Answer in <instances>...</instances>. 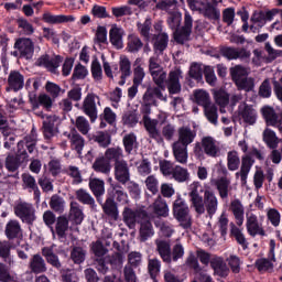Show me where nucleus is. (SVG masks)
Returning <instances> with one entry per match:
<instances>
[{
	"label": "nucleus",
	"mask_w": 282,
	"mask_h": 282,
	"mask_svg": "<svg viewBox=\"0 0 282 282\" xmlns=\"http://www.w3.org/2000/svg\"><path fill=\"white\" fill-rule=\"evenodd\" d=\"M202 184L199 182H194L189 185V202L192 208H194L197 215H204L207 213L209 217H213L215 213H217V208L219 207V199L215 192L205 189L204 197L199 195V188Z\"/></svg>",
	"instance_id": "obj_1"
},
{
	"label": "nucleus",
	"mask_w": 282,
	"mask_h": 282,
	"mask_svg": "<svg viewBox=\"0 0 282 282\" xmlns=\"http://www.w3.org/2000/svg\"><path fill=\"white\" fill-rule=\"evenodd\" d=\"M150 74L153 83L156 85L154 87L160 88L162 91L167 88L171 98L177 94H182V83H180V79L182 78V69L176 68L171 70L167 77L166 72L162 68ZM164 83L166 86H164Z\"/></svg>",
	"instance_id": "obj_2"
},
{
	"label": "nucleus",
	"mask_w": 282,
	"mask_h": 282,
	"mask_svg": "<svg viewBox=\"0 0 282 282\" xmlns=\"http://www.w3.org/2000/svg\"><path fill=\"white\" fill-rule=\"evenodd\" d=\"M232 83L239 90L252 91L254 89V78L250 76V68L243 65H235L229 68Z\"/></svg>",
	"instance_id": "obj_3"
},
{
	"label": "nucleus",
	"mask_w": 282,
	"mask_h": 282,
	"mask_svg": "<svg viewBox=\"0 0 282 282\" xmlns=\"http://www.w3.org/2000/svg\"><path fill=\"white\" fill-rule=\"evenodd\" d=\"M151 107H153L152 104H145L144 101L141 104L140 111L143 116L142 122L144 129L148 133L149 140H154V142H163L162 135L160 134V129H158V119H151L149 116L151 113Z\"/></svg>",
	"instance_id": "obj_4"
},
{
	"label": "nucleus",
	"mask_w": 282,
	"mask_h": 282,
	"mask_svg": "<svg viewBox=\"0 0 282 282\" xmlns=\"http://www.w3.org/2000/svg\"><path fill=\"white\" fill-rule=\"evenodd\" d=\"M173 215L174 218L178 221L181 228L184 230L192 228L193 216H191V209L188 208L186 200L180 196L173 203Z\"/></svg>",
	"instance_id": "obj_5"
},
{
	"label": "nucleus",
	"mask_w": 282,
	"mask_h": 282,
	"mask_svg": "<svg viewBox=\"0 0 282 282\" xmlns=\"http://www.w3.org/2000/svg\"><path fill=\"white\" fill-rule=\"evenodd\" d=\"M208 155V158H219L221 155V148L219 143L213 137H204L200 142L195 143L194 154L196 158H203Z\"/></svg>",
	"instance_id": "obj_6"
},
{
	"label": "nucleus",
	"mask_w": 282,
	"mask_h": 282,
	"mask_svg": "<svg viewBox=\"0 0 282 282\" xmlns=\"http://www.w3.org/2000/svg\"><path fill=\"white\" fill-rule=\"evenodd\" d=\"M14 215L21 219L23 224L32 226L36 221V209L32 203L19 202L13 207Z\"/></svg>",
	"instance_id": "obj_7"
},
{
	"label": "nucleus",
	"mask_w": 282,
	"mask_h": 282,
	"mask_svg": "<svg viewBox=\"0 0 282 282\" xmlns=\"http://www.w3.org/2000/svg\"><path fill=\"white\" fill-rule=\"evenodd\" d=\"M98 107H100V97L98 95L90 93L84 98L82 111L89 117L90 122L98 120Z\"/></svg>",
	"instance_id": "obj_8"
},
{
	"label": "nucleus",
	"mask_w": 282,
	"mask_h": 282,
	"mask_svg": "<svg viewBox=\"0 0 282 282\" xmlns=\"http://www.w3.org/2000/svg\"><path fill=\"white\" fill-rule=\"evenodd\" d=\"M192 32H193V17H191V13L186 11L184 15V25L182 28L174 30V33H173L174 41L178 43V45H184V43H188V41H191Z\"/></svg>",
	"instance_id": "obj_9"
},
{
	"label": "nucleus",
	"mask_w": 282,
	"mask_h": 282,
	"mask_svg": "<svg viewBox=\"0 0 282 282\" xmlns=\"http://www.w3.org/2000/svg\"><path fill=\"white\" fill-rule=\"evenodd\" d=\"M13 56H20V58H26L30 61L34 56V42L30 37H20L14 43Z\"/></svg>",
	"instance_id": "obj_10"
},
{
	"label": "nucleus",
	"mask_w": 282,
	"mask_h": 282,
	"mask_svg": "<svg viewBox=\"0 0 282 282\" xmlns=\"http://www.w3.org/2000/svg\"><path fill=\"white\" fill-rule=\"evenodd\" d=\"M61 63H63V57L61 55L50 56L45 54L36 59L35 65H37V67H44L51 72V74H58V67H61Z\"/></svg>",
	"instance_id": "obj_11"
},
{
	"label": "nucleus",
	"mask_w": 282,
	"mask_h": 282,
	"mask_svg": "<svg viewBox=\"0 0 282 282\" xmlns=\"http://www.w3.org/2000/svg\"><path fill=\"white\" fill-rule=\"evenodd\" d=\"M122 219L126 226L133 230L135 224H140L143 219H147V212L144 210H133L130 207H124L122 212Z\"/></svg>",
	"instance_id": "obj_12"
},
{
	"label": "nucleus",
	"mask_w": 282,
	"mask_h": 282,
	"mask_svg": "<svg viewBox=\"0 0 282 282\" xmlns=\"http://www.w3.org/2000/svg\"><path fill=\"white\" fill-rule=\"evenodd\" d=\"M36 116H41L42 123V132L45 140H52L56 135V120L58 117L56 115H43V112H36Z\"/></svg>",
	"instance_id": "obj_13"
},
{
	"label": "nucleus",
	"mask_w": 282,
	"mask_h": 282,
	"mask_svg": "<svg viewBox=\"0 0 282 282\" xmlns=\"http://www.w3.org/2000/svg\"><path fill=\"white\" fill-rule=\"evenodd\" d=\"M261 113L265 120L267 127H274L280 133H282V111L276 113L274 108L264 106L261 109Z\"/></svg>",
	"instance_id": "obj_14"
},
{
	"label": "nucleus",
	"mask_w": 282,
	"mask_h": 282,
	"mask_svg": "<svg viewBox=\"0 0 282 282\" xmlns=\"http://www.w3.org/2000/svg\"><path fill=\"white\" fill-rule=\"evenodd\" d=\"M162 91V88H156L155 86L148 87L145 93L143 94L142 102H145L147 105H152L153 107H158V100L166 102L169 100V97Z\"/></svg>",
	"instance_id": "obj_15"
},
{
	"label": "nucleus",
	"mask_w": 282,
	"mask_h": 282,
	"mask_svg": "<svg viewBox=\"0 0 282 282\" xmlns=\"http://www.w3.org/2000/svg\"><path fill=\"white\" fill-rule=\"evenodd\" d=\"M238 117L239 120H242L245 124H256L257 123V109H254V106L248 105L246 102H242L238 107Z\"/></svg>",
	"instance_id": "obj_16"
},
{
	"label": "nucleus",
	"mask_w": 282,
	"mask_h": 282,
	"mask_svg": "<svg viewBox=\"0 0 282 282\" xmlns=\"http://www.w3.org/2000/svg\"><path fill=\"white\" fill-rule=\"evenodd\" d=\"M115 180L123 186L131 182V170L129 169V162L121 161L120 163L113 164Z\"/></svg>",
	"instance_id": "obj_17"
},
{
	"label": "nucleus",
	"mask_w": 282,
	"mask_h": 282,
	"mask_svg": "<svg viewBox=\"0 0 282 282\" xmlns=\"http://www.w3.org/2000/svg\"><path fill=\"white\" fill-rule=\"evenodd\" d=\"M246 228L250 237H257V235L260 237H265V230L263 229V226L259 223L257 215L252 213L247 214Z\"/></svg>",
	"instance_id": "obj_18"
},
{
	"label": "nucleus",
	"mask_w": 282,
	"mask_h": 282,
	"mask_svg": "<svg viewBox=\"0 0 282 282\" xmlns=\"http://www.w3.org/2000/svg\"><path fill=\"white\" fill-rule=\"evenodd\" d=\"M195 138H197V131L191 129L188 126H183L177 129V140L174 142L183 147H188L195 142Z\"/></svg>",
	"instance_id": "obj_19"
},
{
	"label": "nucleus",
	"mask_w": 282,
	"mask_h": 282,
	"mask_svg": "<svg viewBox=\"0 0 282 282\" xmlns=\"http://www.w3.org/2000/svg\"><path fill=\"white\" fill-rule=\"evenodd\" d=\"M4 235L9 241L23 239V228L21 227V223L17 219L9 220L4 227Z\"/></svg>",
	"instance_id": "obj_20"
},
{
	"label": "nucleus",
	"mask_w": 282,
	"mask_h": 282,
	"mask_svg": "<svg viewBox=\"0 0 282 282\" xmlns=\"http://www.w3.org/2000/svg\"><path fill=\"white\" fill-rule=\"evenodd\" d=\"M25 87V77L19 70H11L8 76L7 91H21Z\"/></svg>",
	"instance_id": "obj_21"
},
{
	"label": "nucleus",
	"mask_w": 282,
	"mask_h": 282,
	"mask_svg": "<svg viewBox=\"0 0 282 282\" xmlns=\"http://www.w3.org/2000/svg\"><path fill=\"white\" fill-rule=\"evenodd\" d=\"M254 164V160H252V156L245 155L241 159V165L240 171L236 173V180H239L242 184V186H246L248 184V175L250 174V170L252 169V165Z\"/></svg>",
	"instance_id": "obj_22"
},
{
	"label": "nucleus",
	"mask_w": 282,
	"mask_h": 282,
	"mask_svg": "<svg viewBox=\"0 0 282 282\" xmlns=\"http://www.w3.org/2000/svg\"><path fill=\"white\" fill-rule=\"evenodd\" d=\"M108 197H111L118 204H128L129 195L126 193L124 187L120 183H110Z\"/></svg>",
	"instance_id": "obj_23"
},
{
	"label": "nucleus",
	"mask_w": 282,
	"mask_h": 282,
	"mask_svg": "<svg viewBox=\"0 0 282 282\" xmlns=\"http://www.w3.org/2000/svg\"><path fill=\"white\" fill-rule=\"evenodd\" d=\"M213 184L216 187L220 199H228V195L232 193V185L230 178L221 176L217 180H214Z\"/></svg>",
	"instance_id": "obj_24"
},
{
	"label": "nucleus",
	"mask_w": 282,
	"mask_h": 282,
	"mask_svg": "<svg viewBox=\"0 0 282 282\" xmlns=\"http://www.w3.org/2000/svg\"><path fill=\"white\" fill-rule=\"evenodd\" d=\"M29 270L33 274H43L47 272V263H45V259H43L42 254L35 253L31 257L29 261Z\"/></svg>",
	"instance_id": "obj_25"
},
{
	"label": "nucleus",
	"mask_w": 282,
	"mask_h": 282,
	"mask_svg": "<svg viewBox=\"0 0 282 282\" xmlns=\"http://www.w3.org/2000/svg\"><path fill=\"white\" fill-rule=\"evenodd\" d=\"M102 212L107 217H110V219H113V221H118V217L120 216V212L118 210V203L113 200L112 197L107 196L105 203L100 204Z\"/></svg>",
	"instance_id": "obj_26"
},
{
	"label": "nucleus",
	"mask_w": 282,
	"mask_h": 282,
	"mask_svg": "<svg viewBox=\"0 0 282 282\" xmlns=\"http://www.w3.org/2000/svg\"><path fill=\"white\" fill-rule=\"evenodd\" d=\"M64 135L68 138L70 142V149L76 151L78 155H82L83 149H85V139L80 135L76 130H72L70 132H64Z\"/></svg>",
	"instance_id": "obj_27"
},
{
	"label": "nucleus",
	"mask_w": 282,
	"mask_h": 282,
	"mask_svg": "<svg viewBox=\"0 0 282 282\" xmlns=\"http://www.w3.org/2000/svg\"><path fill=\"white\" fill-rule=\"evenodd\" d=\"M22 182L24 188H28L29 193H33L34 199L36 204H39V202H41V189H39L36 178L31 174H22Z\"/></svg>",
	"instance_id": "obj_28"
},
{
	"label": "nucleus",
	"mask_w": 282,
	"mask_h": 282,
	"mask_svg": "<svg viewBox=\"0 0 282 282\" xmlns=\"http://www.w3.org/2000/svg\"><path fill=\"white\" fill-rule=\"evenodd\" d=\"M229 210L232 213L235 219H236V226H243V215L246 213V208L243 207V204L239 198H236L230 202Z\"/></svg>",
	"instance_id": "obj_29"
},
{
	"label": "nucleus",
	"mask_w": 282,
	"mask_h": 282,
	"mask_svg": "<svg viewBox=\"0 0 282 282\" xmlns=\"http://www.w3.org/2000/svg\"><path fill=\"white\" fill-rule=\"evenodd\" d=\"M12 242L10 240H0V259L7 263L6 265L10 268L14 265V258L12 257Z\"/></svg>",
	"instance_id": "obj_30"
},
{
	"label": "nucleus",
	"mask_w": 282,
	"mask_h": 282,
	"mask_svg": "<svg viewBox=\"0 0 282 282\" xmlns=\"http://www.w3.org/2000/svg\"><path fill=\"white\" fill-rule=\"evenodd\" d=\"M153 235H155V230H153V224H151V220H149V215L147 214V217L140 221V229H139L140 241L141 242L149 241V239H151Z\"/></svg>",
	"instance_id": "obj_31"
},
{
	"label": "nucleus",
	"mask_w": 282,
	"mask_h": 282,
	"mask_svg": "<svg viewBox=\"0 0 282 282\" xmlns=\"http://www.w3.org/2000/svg\"><path fill=\"white\" fill-rule=\"evenodd\" d=\"M42 19L44 23H50L51 25H58L61 23H74V21H76L74 15H54L50 12L44 13Z\"/></svg>",
	"instance_id": "obj_32"
},
{
	"label": "nucleus",
	"mask_w": 282,
	"mask_h": 282,
	"mask_svg": "<svg viewBox=\"0 0 282 282\" xmlns=\"http://www.w3.org/2000/svg\"><path fill=\"white\" fill-rule=\"evenodd\" d=\"M155 246H156V252H159V256L161 257L163 263H171L172 262L171 243L166 240L156 239Z\"/></svg>",
	"instance_id": "obj_33"
},
{
	"label": "nucleus",
	"mask_w": 282,
	"mask_h": 282,
	"mask_svg": "<svg viewBox=\"0 0 282 282\" xmlns=\"http://www.w3.org/2000/svg\"><path fill=\"white\" fill-rule=\"evenodd\" d=\"M89 189L96 197L98 204H102V196L105 195V182L100 178H89Z\"/></svg>",
	"instance_id": "obj_34"
},
{
	"label": "nucleus",
	"mask_w": 282,
	"mask_h": 282,
	"mask_svg": "<svg viewBox=\"0 0 282 282\" xmlns=\"http://www.w3.org/2000/svg\"><path fill=\"white\" fill-rule=\"evenodd\" d=\"M75 197L79 204H84V206H89L93 210H96V199L91 194L85 189V188H79L76 189L75 192Z\"/></svg>",
	"instance_id": "obj_35"
},
{
	"label": "nucleus",
	"mask_w": 282,
	"mask_h": 282,
	"mask_svg": "<svg viewBox=\"0 0 282 282\" xmlns=\"http://www.w3.org/2000/svg\"><path fill=\"white\" fill-rule=\"evenodd\" d=\"M67 230H69V219L65 216H58L55 223L54 236L58 239H67Z\"/></svg>",
	"instance_id": "obj_36"
},
{
	"label": "nucleus",
	"mask_w": 282,
	"mask_h": 282,
	"mask_svg": "<svg viewBox=\"0 0 282 282\" xmlns=\"http://www.w3.org/2000/svg\"><path fill=\"white\" fill-rule=\"evenodd\" d=\"M150 210L153 212V217H167L169 216V205H166V200L159 196L152 206H150Z\"/></svg>",
	"instance_id": "obj_37"
},
{
	"label": "nucleus",
	"mask_w": 282,
	"mask_h": 282,
	"mask_svg": "<svg viewBox=\"0 0 282 282\" xmlns=\"http://www.w3.org/2000/svg\"><path fill=\"white\" fill-rule=\"evenodd\" d=\"M199 14H203L205 19H209V21H219L221 19V11L210 2H205Z\"/></svg>",
	"instance_id": "obj_38"
},
{
	"label": "nucleus",
	"mask_w": 282,
	"mask_h": 282,
	"mask_svg": "<svg viewBox=\"0 0 282 282\" xmlns=\"http://www.w3.org/2000/svg\"><path fill=\"white\" fill-rule=\"evenodd\" d=\"M173 155L180 164H186L188 162V147L182 145L181 143L172 144Z\"/></svg>",
	"instance_id": "obj_39"
},
{
	"label": "nucleus",
	"mask_w": 282,
	"mask_h": 282,
	"mask_svg": "<svg viewBox=\"0 0 282 282\" xmlns=\"http://www.w3.org/2000/svg\"><path fill=\"white\" fill-rule=\"evenodd\" d=\"M104 156H106L109 163L120 164V162H124V152L120 147L108 148Z\"/></svg>",
	"instance_id": "obj_40"
},
{
	"label": "nucleus",
	"mask_w": 282,
	"mask_h": 282,
	"mask_svg": "<svg viewBox=\"0 0 282 282\" xmlns=\"http://www.w3.org/2000/svg\"><path fill=\"white\" fill-rule=\"evenodd\" d=\"M93 171H95V173H101L102 175H109V173H111V163H109L106 156H99L95 159L93 163Z\"/></svg>",
	"instance_id": "obj_41"
},
{
	"label": "nucleus",
	"mask_w": 282,
	"mask_h": 282,
	"mask_svg": "<svg viewBox=\"0 0 282 282\" xmlns=\"http://www.w3.org/2000/svg\"><path fill=\"white\" fill-rule=\"evenodd\" d=\"M154 39V52L159 54H164V50L169 47V34L166 33H159L158 35L153 36Z\"/></svg>",
	"instance_id": "obj_42"
},
{
	"label": "nucleus",
	"mask_w": 282,
	"mask_h": 282,
	"mask_svg": "<svg viewBox=\"0 0 282 282\" xmlns=\"http://www.w3.org/2000/svg\"><path fill=\"white\" fill-rule=\"evenodd\" d=\"M69 217L77 225L83 224V219H85L83 208H80V204L76 200L70 202Z\"/></svg>",
	"instance_id": "obj_43"
},
{
	"label": "nucleus",
	"mask_w": 282,
	"mask_h": 282,
	"mask_svg": "<svg viewBox=\"0 0 282 282\" xmlns=\"http://www.w3.org/2000/svg\"><path fill=\"white\" fill-rule=\"evenodd\" d=\"M117 116H116V112H113V110H111L110 107H106L104 109V112L100 115V129H105V127H107V124H116V120H117Z\"/></svg>",
	"instance_id": "obj_44"
},
{
	"label": "nucleus",
	"mask_w": 282,
	"mask_h": 282,
	"mask_svg": "<svg viewBox=\"0 0 282 282\" xmlns=\"http://www.w3.org/2000/svg\"><path fill=\"white\" fill-rule=\"evenodd\" d=\"M42 254L43 257H45L47 263H50V265H52L53 268H56L57 270H61V260L58 259V256H56V253H54V250L50 247H44L42 249Z\"/></svg>",
	"instance_id": "obj_45"
},
{
	"label": "nucleus",
	"mask_w": 282,
	"mask_h": 282,
	"mask_svg": "<svg viewBox=\"0 0 282 282\" xmlns=\"http://www.w3.org/2000/svg\"><path fill=\"white\" fill-rule=\"evenodd\" d=\"M263 138V142L267 144V147L269 149H276V147H279V137H276V132H274L273 130L267 128L263 131L262 134Z\"/></svg>",
	"instance_id": "obj_46"
},
{
	"label": "nucleus",
	"mask_w": 282,
	"mask_h": 282,
	"mask_svg": "<svg viewBox=\"0 0 282 282\" xmlns=\"http://www.w3.org/2000/svg\"><path fill=\"white\" fill-rule=\"evenodd\" d=\"M230 235L231 237H235L237 243L243 248V250H247L248 248V241L246 240V236H243V232H241V229L235 225V223H230Z\"/></svg>",
	"instance_id": "obj_47"
},
{
	"label": "nucleus",
	"mask_w": 282,
	"mask_h": 282,
	"mask_svg": "<svg viewBox=\"0 0 282 282\" xmlns=\"http://www.w3.org/2000/svg\"><path fill=\"white\" fill-rule=\"evenodd\" d=\"M109 39L113 47H117V50H122V30H120L118 26L111 28L109 31Z\"/></svg>",
	"instance_id": "obj_48"
},
{
	"label": "nucleus",
	"mask_w": 282,
	"mask_h": 282,
	"mask_svg": "<svg viewBox=\"0 0 282 282\" xmlns=\"http://www.w3.org/2000/svg\"><path fill=\"white\" fill-rule=\"evenodd\" d=\"M194 100L196 105H199L203 108L213 105V102H210V95L204 89H198L194 91Z\"/></svg>",
	"instance_id": "obj_49"
},
{
	"label": "nucleus",
	"mask_w": 282,
	"mask_h": 282,
	"mask_svg": "<svg viewBox=\"0 0 282 282\" xmlns=\"http://www.w3.org/2000/svg\"><path fill=\"white\" fill-rule=\"evenodd\" d=\"M241 165V159H239V152L229 151L227 153V167L228 171H239V166Z\"/></svg>",
	"instance_id": "obj_50"
},
{
	"label": "nucleus",
	"mask_w": 282,
	"mask_h": 282,
	"mask_svg": "<svg viewBox=\"0 0 282 282\" xmlns=\"http://www.w3.org/2000/svg\"><path fill=\"white\" fill-rule=\"evenodd\" d=\"M142 40L138 35H129L128 36V43H127V50L128 52H131L132 54H135L140 52L143 47Z\"/></svg>",
	"instance_id": "obj_51"
},
{
	"label": "nucleus",
	"mask_w": 282,
	"mask_h": 282,
	"mask_svg": "<svg viewBox=\"0 0 282 282\" xmlns=\"http://www.w3.org/2000/svg\"><path fill=\"white\" fill-rule=\"evenodd\" d=\"M48 204L54 213H58L59 215L65 213V199L59 195H53Z\"/></svg>",
	"instance_id": "obj_52"
},
{
	"label": "nucleus",
	"mask_w": 282,
	"mask_h": 282,
	"mask_svg": "<svg viewBox=\"0 0 282 282\" xmlns=\"http://www.w3.org/2000/svg\"><path fill=\"white\" fill-rule=\"evenodd\" d=\"M172 178L178 183L188 182V180H191V173H188V170L176 165L174 172H172Z\"/></svg>",
	"instance_id": "obj_53"
},
{
	"label": "nucleus",
	"mask_w": 282,
	"mask_h": 282,
	"mask_svg": "<svg viewBox=\"0 0 282 282\" xmlns=\"http://www.w3.org/2000/svg\"><path fill=\"white\" fill-rule=\"evenodd\" d=\"M204 113L208 122L217 127L219 118V115L217 113V106H215L214 104H209L207 107L204 108Z\"/></svg>",
	"instance_id": "obj_54"
},
{
	"label": "nucleus",
	"mask_w": 282,
	"mask_h": 282,
	"mask_svg": "<svg viewBox=\"0 0 282 282\" xmlns=\"http://www.w3.org/2000/svg\"><path fill=\"white\" fill-rule=\"evenodd\" d=\"M156 10H163L169 14H172L177 10V0H161L155 6Z\"/></svg>",
	"instance_id": "obj_55"
},
{
	"label": "nucleus",
	"mask_w": 282,
	"mask_h": 282,
	"mask_svg": "<svg viewBox=\"0 0 282 282\" xmlns=\"http://www.w3.org/2000/svg\"><path fill=\"white\" fill-rule=\"evenodd\" d=\"M123 147L126 153L131 154L133 149H138V137L134 133L126 134L123 137Z\"/></svg>",
	"instance_id": "obj_56"
},
{
	"label": "nucleus",
	"mask_w": 282,
	"mask_h": 282,
	"mask_svg": "<svg viewBox=\"0 0 282 282\" xmlns=\"http://www.w3.org/2000/svg\"><path fill=\"white\" fill-rule=\"evenodd\" d=\"M160 135L163 141L158 142V144H164V140L171 142V140L175 138V127L173 126V123H166L165 126H163Z\"/></svg>",
	"instance_id": "obj_57"
},
{
	"label": "nucleus",
	"mask_w": 282,
	"mask_h": 282,
	"mask_svg": "<svg viewBox=\"0 0 282 282\" xmlns=\"http://www.w3.org/2000/svg\"><path fill=\"white\" fill-rule=\"evenodd\" d=\"M151 25H152L151 18H147L143 23L142 22L137 23L139 34H141V36H143L145 41H150L151 39Z\"/></svg>",
	"instance_id": "obj_58"
},
{
	"label": "nucleus",
	"mask_w": 282,
	"mask_h": 282,
	"mask_svg": "<svg viewBox=\"0 0 282 282\" xmlns=\"http://www.w3.org/2000/svg\"><path fill=\"white\" fill-rule=\"evenodd\" d=\"M267 219L274 228H279V226H281V213L276 208L267 209Z\"/></svg>",
	"instance_id": "obj_59"
},
{
	"label": "nucleus",
	"mask_w": 282,
	"mask_h": 282,
	"mask_svg": "<svg viewBox=\"0 0 282 282\" xmlns=\"http://www.w3.org/2000/svg\"><path fill=\"white\" fill-rule=\"evenodd\" d=\"M0 281L1 282H20L17 275L10 274V268L6 263L0 262Z\"/></svg>",
	"instance_id": "obj_60"
},
{
	"label": "nucleus",
	"mask_w": 282,
	"mask_h": 282,
	"mask_svg": "<svg viewBox=\"0 0 282 282\" xmlns=\"http://www.w3.org/2000/svg\"><path fill=\"white\" fill-rule=\"evenodd\" d=\"M162 262L158 258L149 259L148 270L151 279H155L160 274Z\"/></svg>",
	"instance_id": "obj_61"
},
{
	"label": "nucleus",
	"mask_w": 282,
	"mask_h": 282,
	"mask_svg": "<svg viewBox=\"0 0 282 282\" xmlns=\"http://www.w3.org/2000/svg\"><path fill=\"white\" fill-rule=\"evenodd\" d=\"M67 175L72 177L73 184H83V174L80 173V169L76 165H69L66 169Z\"/></svg>",
	"instance_id": "obj_62"
},
{
	"label": "nucleus",
	"mask_w": 282,
	"mask_h": 282,
	"mask_svg": "<svg viewBox=\"0 0 282 282\" xmlns=\"http://www.w3.org/2000/svg\"><path fill=\"white\" fill-rule=\"evenodd\" d=\"M258 96H260V98H270L272 96V84H270V78H267L261 83Z\"/></svg>",
	"instance_id": "obj_63"
},
{
	"label": "nucleus",
	"mask_w": 282,
	"mask_h": 282,
	"mask_svg": "<svg viewBox=\"0 0 282 282\" xmlns=\"http://www.w3.org/2000/svg\"><path fill=\"white\" fill-rule=\"evenodd\" d=\"M86 254L87 251H85V249L82 247H74L70 252V259L74 261V263L80 264L83 261H85Z\"/></svg>",
	"instance_id": "obj_64"
}]
</instances>
